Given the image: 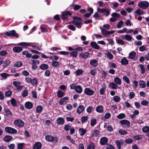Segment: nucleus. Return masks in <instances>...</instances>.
Segmentation results:
<instances>
[{"label": "nucleus", "mask_w": 149, "mask_h": 149, "mask_svg": "<svg viewBox=\"0 0 149 149\" xmlns=\"http://www.w3.org/2000/svg\"><path fill=\"white\" fill-rule=\"evenodd\" d=\"M72 15V13L69 11H65L63 12L61 14V18L63 20H68L69 17L68 16L69 15L71 17Z\"/></svg>", "instance_id": "1"}, {"label": "nucleus", "mask_w": 149, "mask_h": 149, "mask_svg": "<svg viewBox=\"0 0 149 149\" xmlns=\"http://www.w3.org/2000/svg\"><path fill=\"white\" fill-rule=\"evenodd\" d=\"M4 33L5 35L9 37L12 36L18 38L19 36V34L17 33L15 30H12L9 31H6Z\"/></svg>", "instance_id": "2"}, {"label": "nucleus", "mask_w": 149, "mask_h": 149, "mask_svg": "<svg viewBox=\"0 0 149 149\" xmlns=\"http://www.w3.org/2000/svg\"><path fill=\"white\" fill-rule=\"evenodd\" d=\"M138 5L139 7L142 9H146L149 6V3L147 1H142L139 2Z\"/></svg>", "instance_id": "3"}, {"label": "nucleus", "mask_w": 149, "mask_h": 149, "mask_svg": "<svg viewBox=\"0 0 149 149\" xmlns=\"http://www.w3.org/2000/svg\"><path fill=\"white\" fill-rule=\"evenodd\" d=\"M14 124L15 125L20 128L23 127L24 125V122L20 119L15 120L14 122Z\"/></svg>", "instance_id": "4"}, {"label": "nucleus", "mask_w": 149, "mask_h": 149, "mask_svg": "<svg viewBox=\"0 0 149 149\" xmlns=\"http://www.w3.org/2000/svg\"><path fill=\"white\" fill-rule=\"evenodd\" d=\"M5 131L9 134H15L17 133V130L15 129L9 127H6L5 128Z\"/></svg>", "instance_id": "5"}, {"label": "nucleus", "mask_w": 149, "mask_h": 149, "mask_svg": "<svg viewBox=\"0 0 149 149\" xmlns=\"http://www.w3.org/2000/svg\"><path fill=\"white\" fill-rule=\"evenodd\" d=\"M97 11L100 13H103L104 15L106 16H108L110 14L109 10L105 8L101 9L98 8L97 9Z\"/></svg>", "instance_id": "6"}, {"label": "nucleus", "mask_w": 149, "mask_h": 149, "mask_svg": "<svg viewBox=\"0 0 149 149\" xmlns=\"http://www.w3.org/2000/svg\"><path fill=\"white\" fill-rule=\"evenodd\" d=\"M95 91L89 88H86L84 89V93L86 95L91 96L93 95Z\"/></svg>", "instance_id": "7"}, {"label": "nucleus", "mask_w": 149, "mask_h": 149, "mask_svg": "<svg viewBox=\"0 0 149 149\" xmlns=\"http://www.w3.org/2000/svg\"><path fill=\"white\" fill-rule=\"evenodd\" d=\"M4 111L5 113V115L6 117H7L10 118H13V114L9 109H4Z\"/></svg>", "instance_id": "8"}, {"label": "nucleus", "mask_w": 149, "mask_h": 149, "mask_svg": "<svg viewBox=\"0 0 149 149\" xmlns=\"http://www.w3.org/2000/svg\"><path fill=\"white\" fill-rule=\"evenodd\" d=\"M79 56L84 59H86L90 57V54L88 52H85L84 53H79Z\"/></svg>", "instance_id": "9"}, {"label": "nucleus", "mask_w": 149, "mask_h": 149, "mask_svg": "<svg viewBox=\"0 0 149 149\" xmlns=\"http://www.w3.org/2000/svg\"><path fill=\"white\" fill-rule=\"evenodd\" d=\"M69 100V98L68 97H65L60 100L59 103L60 105H63L64 103H65V104H66Z\"/></svg>", "instance_id": "10"}, {"label": "nucleus", "mask_w": 149, "mask_h": 149, "mask_svg": "<svg viewBox=\"0 0 149 149\" xmlns=\"http://www.w3.org/2000/svg\"><path fill=\"white\" fill-rule=\"evenodd\" d=\"M136 52L134 51H132L129 53V58L130 59H133V61H136L137 59V57H136Z\"/></svg>", "instance_id": "11"}, {"label": "nucleus", "mask_w": 149, "mask_h": 149, "mask_svg": "<svg viewBox=\"0 0 149 149\" xmlns=\"http://www.w3.org/2000/svg\"><path fill=\"white\" fill-rule=\"evenodd\" d=\"M108 141V139L107 137H102L100 139V143L101 145H104L107 144Z\"/></svg>", "instance_id": "12"}, {"label": "nucleus", "mask_w": 149, "mask_h": 149, "mask_svg": "<svg viewBox=\"0 0 149 149\" xmlns=\"http://www.w3.org/2000/svg\"><path fill=\"white\" fill-rule=\"evenodd\" d=\"M72 23L73 24H74L78 28H81V24L82 23L80 22H78L76 21H72L71 22H69L68 23Z\"/></svg>", "instance_id": "13"}, {"label": "nucleus", "mask_w": 149, "mask_h": 149, "mask_svg": "<svg viewBox=\"0 0 149 149\" xmlns=\"http://www.w3.org/2000/svg\"><path fill=\"white\" fill-rule=\"evenodd\" d=\"M42 147V143L39 142H36L33 147V149H41Z\"/></svg>", "instance_id": "14"}, {"label": "nucleus", "mask_w": 149, "mask_h": 149, "mask_svg": "<svg viewBox=\"0 0 149 149\" xmlns=\"http://www.w3.org/2000/svg\"><path fill=\"white\" fill-rule=\"evenodd\" d=\"M120 123L122 125H126L125 126H127L128 127H129L130 124V122L128 120H123L120 121Z\"/></svg>", "instance_id": "15"}, {"label": "nucleus", "mask_w": 149, "mask_h": 149, "mask_svg": "<svg viewBox=\"0 0 149 149\" xmlns=\"http://www.w3.org/2000/svg\"><path fill=\"white\" fill-rule=\"evenodd\" d=\"M33 43H29L25 42H21L18 43V45L23 47L24 48L28 46H30L31 45L33 44Z\"/></svg>", "instance_id": "16"}, {"label": "nucleus", "mask_w": 149, "mask_h": 149, "mask_svg": "<svg viewBox=\"0 0 149 149\" xmlns=\"http://www.w3.org/2000/svg\"><path fill=\"white\" fill-rule=\"evenodd\" d=\"M22 48L20 47H13V51L15 53H19L22 51Z\"/></svg>", "instance_id": "17"}, {"label": "nucleus", "mask_w": 149, "mask_h": 149, "mask_svg": "<svg viewBox=\"0 0 149 149\" xmlns=\"http://www.w3.org/2000/svg\"><path fill=\"white\" fill-rule=\"evenodd\" d=\"M58 125H63L65 122L64 118L62 117H59L56 120Z\"/></svg>", "instance_id": "18"}, {"label": "nucleus", "mask_w": 149, "mask_h": 149, "mask_svg": "<svg viewBox=\"0 0 149 149\" xmlns=\"http://www.w3.org/2000/svg\"><path fill=\"white\" fill-rule=\"evenodd\" d=\"M33 104L30 102H27L25 104V106L26 108L30 109L33 107Z\"/></svg>", "instance_id": "19"}, {"label": "nucleus", "mask_w": 149, "mask_h": 149, "mask_svg": "<svg viewBox=\"0 0 149 149\" xmlns=\"http://www.w3.org/2000/svg\"><path fill=\"white\" fill-rule=\"evenodd\" d=\"M13 139L12 136L9 135H6L5 136L3 139V141L6 142H8Z\"/></svg>", "instance_id": "20"}, {"label": "nucleus", "mask_w": 149, "mask_h": 149, "mask_svg": "<svg viewBox=\"0 0 149 149\" xmlns=\"http://www.w3.org/2000/svg\"><path fill=\"white\" fill-rule=\"evenodd\" d=\"M45 139L48 141L52 142L54 141V137L49 135H47L45 137Z\"/></svg>", "instance_id": "21"}, {"label": "nucleus", "mask_w": 149, "mask_h": 149, "mask_svg": "<svg viewBox=\"0 0 149 149\" xmlns=\"http://www.w3.org/2000/svg\"><path fill=\"white\" fill-rule=\"evenodd\" d=\"M91 46L93 48L98 49L100 48L98 45L95 42H92L90 43Z\"/></svg>", "instance_id": "22"}, {"label": "nucleus", "mask_w": 149, "mask_h": 149, "mask_svg": "<svg viewBox=\"0 0 149 149\" xmlns=\"http://www.w3.org/2000/svg\"><path fill=\"white\" fill-rule=\"evenodd\" d=\"M97 61L95 59H92L90 61V64L92 66L94 67H96L97 65Z\"/></svg>", "instance_id": "23"}, {"label": "nucleus", "mask_w": 149, "mask_h": 149, "mask_svg": "<svg viewBox=\"0 0 149 149\" xmlns=\"http://www.w3.org/2000/svg\"><path fill=\"white\" fill-rule=\"evenodd\" d=\"M109 86V87L112 89H117L118 87V85L113 82L110 83Z\"/></svg>", "instance_id": "24"}, {"label": "nucleus", "mask_w": 149, "mask_h": 149, "mask_svg": "<svg viewBox=\"0 0 149 149\" xmlns=\"http://www.w3.org/2000/svg\"><path fill=\"white\" fill-rule=\"evenodd\" d=\"M114 81L117 85H120L121 84V80L118 77H116L114 79Z\"/></svg>", "instance_id": "25"}, {"label": "nucleus", "mask_w": 149, "mask_h": 149, "mask_svg": "<svg viewBox=\"0 0 149 149\" xmlns=\"http://www.w3.org/2000/svg\"><path fill=\"white\" fill-rule=\"evenodd\" d=\"M116 144L118 148V149H120L121 148V145H122L123 143V141H120L118 140H117L115 141Z\"/></svg>", "instance_id": "26"}, {"label": "nucleus", "mask_w": 149, "mask_h": 149, "mask_svg": "<svg viewBox=\"0 0 149 149\" xmlns=\"http://www.w3.org/2000/svg\"><path fill=\"white\" fill-rule=\"evenodd\" d=\"M79 133L81 136H84L87 132V130L86 129L83 128H80L79 130Z\"/></svg>", "instance_id": "27"}, {"label": "nucleus", "mask_w": 149, "mask_h": 149, "mask_svg": "<svg viewBox=\"0 0 149 149\" xmlns=\"http://www.w3.org/2000/svg\"><path fill=\"white\" fill-rule=\"evenodd\" d=\"M96 110L97 112L99 113H102L103 112V107L102 105H99L97 106L96 108Z\"/></svg>", "instance_id": "28"}, {"label": "nucleus", "mask_w": 149, "mask_h": 149, "mask_svg": "<svg viewBox=\"0 0 149 149\" xmlns=\"http://www.w3.org/2000/svg\"><path fill=\"white\" fill-rule=\"evenodd\" d=\"M84 109L85 108L84 106L81 105L79 107L77 111V112L78 114H80L84 110Z\"/></svg>", "instance_id": "29"}, {"label": "nucleus", "mask_w": 149, "mask_h": 149, "mask_svg": "<svg viewBox=\"0 0 149 149\" xmlns=\"http://www.w3.org/2000/svg\"><path fill=\"white\" fill-rule=\"evenodd\" d=\"M52 65L53 66L57 68H59L60 66L59 62L55 61H52Z\"/></svg>", "instance_id": "30"}, {"label": "nucleus", "mask_w": 149, "mask_h": 149, "mask_svg": "<svg viewBox=\"0 0 149 149\" xmlns=\"http://www.w3.org/2000/svg\"><path fill=\"white\" fill-rule=\"evenodd\" d=\"M139 84L141 88H145L146 86V82L143 80H140L139 82Z\"/></svg>", "instance_id": "31"}, {"label": "nucleus", "mask_w": 149, "mask_h": 149, "mask_svg": "<svg viewBox=\"0 0 149 149\" xmlns=\"http://www.w3.org/2000/svg\"><path fill=\"white\" fill-rule=\"evenodd\" d=\"M83 89L81 86L80 85H77L75 90L76 92L79 93H81L82 92Z\"/></svg>", "instance_id": "32"}, {"label": "nucleus", "mask_w": 149, "mask_h": 149, "mask_svg": "<svg viewBox=\"0 0 149 149\" xmlns=\"http://www.w3.org/2000/svg\"><path fill=\"white\" fill-rule=\"evenodd\" d=\"M84 72V70L81 69H78L75 72L76 75L79 76L81 75Z\"/></svg>", "instance_id": "33"}, {"label": "nucleus", "mask_w": 149, "mask_h": 149, "mask_svg": "<svg viewBox=\"0 0 149 149\" xmlns=\"http://www.w3.org/2000/svg\"><path fill=\"white\" fill-rule=\"evenodd\" d=\"M38 81L36 78H34L31 79V84L32 86H36L38 85Z\"/></svg>", "instance_id": "34"}, {"label": "nucleus", "mask_w": 149, "mask_h": 149, "mask_svg": "<svg viewBox=\"0 0 149 149\" xmlns=\"http://www.w3.org/2000/svg\"><path fill=\"white\" fill-rule=\"evenodd\" d=\"M22 54L24 55H26V56L27 58H30L32 57V54L29 53L28 51H25L22 52Z\"/></svg>", "instance_id": "35"}, {"label": "nucleus", "mask_w": 149, "mask_h": 149, "mask_svg": "<svg viewBox=\"0 0 149 149\" xmlns=\"http://www.w3.org/2000/svg\"><path fill=\"white\" fill-rule=\"evenodd\" d=\"M23 65V63L22 62L18 61L16 62L14 65V66L15 67L19 68Z\"/></svg>", "instance_id": "36"}, {"label": "nucleus", "mask_w": 149, "mask_h": 149, "mask_svg": "<svg viewBox=\"0 0 149 149\" xmlns=\"http://www.w3.org/2000/svg\"><path fill=\"white\" fill-rule=\"evenodd\" d=\"M120 62L122 65H127L128 63V60L125 58L122 59Z\"/></svg>", "instance_id": "37"}, {"label": "nucleus", "mask_w": 149, "mask_h": 149, "mask_svg": "<svg viewBox=\"0 0 149 149\" xmlns=\"http://www.w3.org/2000/svg\"><path fill=\"white\" fill-rule=\"evenodd\" d=\"M64 93L61 90H58L57 92V96L59 98L62 97L64 95Z\"/></svg>", "instance_id": "38"}, {"label": "nucleus", "mask_w": 149, "mask_h": 149, "mask_svg": "<svg viewBox=\"0 0 149 149\" xmlns=\"http://www.w3.org/2000/svg\"><path fill=\"white\" fill-rule=\"evenodd\" d=\"M39 67L40 69L42 70H44L47 69L49 68V66L47 64H44L41 65Z\"/></svg>", "instance_id": "39"}, {"label": "nucleus", "mask_w": 149, "mask_h": 149, "mask_svg": "<svg viewBox=\"0 0 149 149\" xmlns=\"http://www.w3.org/2000/svg\"><path fill=\"white\" fill-rule=\"evenodd\" d=\"M43 109V107L41 105L38 106L36 109V111L37 113H41Z\"/></svg>", "instance_id": "40"}, {"label": "nucleus", "mask_w": 149, "mask_h": 149, "mask_svg": "<svg viewBox=\"0 0 149 149\" xmlns=\"http://www.w3.org/2000/svg\"><path fill=\"white\" fill-rule=\"evenodd\" d=\"M10 103L13 107H17V106L16 101L15 99L13 98H12L11 99Z\"/></svg>", "instance_id": "41"}, {"label": "nucleus", "mask_w": 149, "mask_h": 149, "mask_svg": "<svg viewBox=\"0 0 149 149\" xmlns=\"http://www.w3.org/2000/svg\"><path fill=\"white\" fill-rule=\"evenodd\" d=\"M11 61L10 60H6L4 61L3 63V67H6L7 66L9 65Z\"/></svg>", "instance_id": "42"}, {"label": "nucleus", "mask_w": 149, "mask_h": 149, "mask_svg": "<svg viewBox=\"0 0 149 149\" xmlns=\"http://www.w3.org/2000/svg\"><path fill=\"white\" fill-rule=\"evenodd\" d=\"M78 52L75 51L70 52L69 54L70 55V56L74 58H76L78 55Z\"/></svg>", "instance_id": "43"}, {"label": "nucleus", "mask_w": 149, "mask_h": 149, "mask_svg": "<svg viewBox=\"0 0 149 149\" xmlns=\"http://www.w3.org/2000/svg\"><path fill=\"white\" fill-rule=\"evenodd\" d=\"M100 29L101 30L102 33L103 35L104 36L108 35V31H107L102 27H100Z\"/></svg>", "instance_id": "44"}, {"label": "nucleus", "mask_w": 149, "mask_h": 149, "mask_svg": "<svg viewBox=\"0 0 149 149\" xmlns=\"http://www.w3.org/2000/svg\"><path fill=\"white\" fill-rule=\"evenodd\" d=\"M133 138L135 140H139L142 139V135L140 134H139L137 135L134 136Z\"/></svg>", "instance_id": "45"}, {"label": "nucleus", "mask_w": 149, "mask_h": 149, "mask_svg": "<svg viewBox=\"0 0 149 149\" xmlns=\"http://www.w3.org/2000/svg\"><path fill=\"white\" fill-rule=\"evenodd\" d=\"M124 24L122 20L119 21L116 24V26L118 28H121V26Z\"/></svg>", "instance_id": "46"}, {"label": "nucleus", "mask_w": 149, "mask_h": 149, "mask_svg": "<svg viewBox=\"0 0 149 149\" xmlns=\"http://www.w3.org/2000/svg\"><path fill=\"white\" fill-rule=\"evenodd\" d=\"M93 133L94 136L97 137H98L100 134V131L97 130H95L93 131Z\"/></svg>", "instance_id": "47"}, {"label": "nucleus", "mask_w": 149, "mask_h": 149, "mask_svg": "<svg viewBox=\"0 0 149 149\" xmlns=\"http://www.w3.org/2000/svg\"><path fill=\"white\" fill-rule=\"evenodd\" d=\"M111 16L115 18H118L120 17V14H118L116 13H113L111 14Z\"/></svg>", "instance_id": "48"}, {"label": "nucleus", "mask_w": 149, "mask_h": 149, "mask_svg": "<svg viewBox=\"0 0 149 149\" xmlns=\"http://www.w3.org/2000/svg\"><path fill=\"white\" fill-rule=\"evenodd\" d=\"M125 113H121L119 114L117 116V118L119 119H122L125 118Z\"/></svg>", "instance_id": "49"}, {"label": "nucleus", "mask_w": 149, "mask_h": 149, "mask_svg": "<svg viewBox=\"0 0 149 149\" xmlns=\"http://www.w3.org/2000/svg\"><path fill=\"white\" fill-rule=\"evenodd\" d=\"M77 86L76 83H74L70 85V87L71 89H74L75 90Z\"/></svg>", "instance_id": "50"}, {"label": "nucleus", "mask_w": 149, "mask_h": 149, "mask_svg": "<svg viewBox=\"0 0 149 149\" xmlns=\"http://www.w3.org/2000/svg\"><path fill=\"white\" fill-rule=\"evenodd\" d=\"M142 130L143 132H149V127L146 126L145 127H143L142 129Z\"/></svg>", "instance_id": "51"}, {"label": "nucleus", "mask_w": 149, "mask_h": 149, "mask_svg": "<svg viewBox=\"0 0 149 149\" xmlns=\"http://www.w3.org/2000/svg\"><path fill=\"white\" fill-rule=\"evenodd\" d=\"M113 99L114 101L116 102H118L120 100V98L117 95H115L113 97Z\"/></svg>", "instance_id": "52"}, {"label": "nucleus", "mask_w": 149, "mask_h": 149, "mask_svg": "<svg viewBox=\"0 0 149 149\" xmlns=\"http://www.w3.org/2000/svg\"><path fill=\"white\" fill-rule=\"evenodd\" d=\"M118 132L121 135H125L127 134V132L125 130L120 129L118 131Z\"/></svg>", "instance_id": "53"}, {"label": "nucleus", "mask_w": 149, "mask_h": 149, "mask_svg": "<svg viewBox=\"0 0 149 149\" xmlns=\"http://www.w3.org/2000/svg\"><path fill=\"white\" fill-rule=\"evenodd\" d=\"M95 147L94 143L92 142L87 146V149H94Z\"/></svg>", "instance_id": "54"}, {"label": "nucleus", "mask_w": 149, "mask_h": 149, "mask_svg": "<svg viewBox=\"0 0 149 149\" xmlns=\"http://www.w3.org/2000/svg\"><path fill=\"white\" fill-rule=\"evenodd\" d=\"M97 123L96 119L95 118H93L91 119V126H93L95 125Z\"/></svg>", "instance_id": "55"}, {"label": "nucleus", "mask_w": 149, "mask_h": 149, "mask_svg": "<svg viewBox=\"0 0 149 149\" xmlns=\"http://www.w3.org/2000/svg\"><path fill=\"white\" fill-rule=\"evenodd\" d=\"M25 143H19L17 144V148L18 149H23Z\"/></svg>", "instance_id": "56"}, {"label": "nucleus", "mask_w": 149, "mask_h": 149, "mask_svg": "<svg viewBox=\"0 0 149 149\" xmlns=\"http://www.w3.org/2000/svg\"><path fill=\"white\" fill-rule=\"evenodd\" d=\"M12 92L10 90L6 91L5 93V95L7 97H9L12 95Z\"/></svg>", "instance_id": "57"}, {"label": "nucleus", "mask_w": 149, "mask_h": 149, "mask_svg": "<svg viewBox=\"0 0 149 149\" xmlns=\"http://www.w3.org/2000/svg\"><path fill=\"white\" fill-rule=\"evenodd\" d=\"M135 13L139 15H143V11L139 9H138L135 12Z\"/></svg>", "instance_id": "58"}, {"label": "nucleus", "mask_w": 149, "mask_h": 149, "mask_svg": "<svg viewBox=\"0 0 149 149\" xmlns=\"http://www.w3.org/2000/svg\"><path fill=\"white\" fill-rule=\"evenodd\" d=\"M110 67L112 68H116V65L114 63L112 62H110L109 63Z\"/></svg>", "instance_id": "59"}, {"label": "nucleus", "mask_w": 149, "mask_h": 149, "mask_svg": "<svg viewBox=\"0 0 149 149\" xmlns=\"http://www.w3.org/2000/svg\"><path fill=\"white\" fill-rule=\"evenodd\" d=\"M106 55L107 57L109 59H111L113 58V56L112 54L110 52H108Z\"/></svg>", "instance_id": "60"}, {"label": "nucleus", "mask_w": 149, "mask_h": 149, "mask_svg": "<svg viewBox=\"0 0 149 149\" xmlns=\"http://www.w3.org/2000/svg\"><path fill=\"white\" fill-rule=\"evenodd\" d=\"M8 54L6 50H3L0 52V56H5Z\"/></svg>", "instance_id": "61"}, {"label": "nucleus", "mask_w": 149, "mask_h": 149, "mask_svg": "<svg viewBox=\"0 0 149 149\" xmlns=\"http://www.w3.org/2000/svg\"><path fill=\"white\" fill-rule=\"evenodd\" d=\"M1 76L2 78L4 79L6 78L8 76H9V74L6 73H3L1 74Z\"/></svg>", "instance_id": "62"}, {"label": "nucleus", "mask_w": 149, "mask_h": 149, "mask_svg": "<svg viewBox=\"0 0 149 149\" xmlns=\"http://www.w3.org/2000/svg\"><path fill=\"white\" fill-rule=\"evenodd\" d=\"M88 116H83L81 118V122L82 123H84L88 120Z\"/></svg>", "instance_id": "63"}, {"label": "nucleus", "mask_w": 149, "mask_h": 149, "mask_svg": "<svg viewBox=\"0 0 149 149\" xmlns=\"http://www.w3.org/2000/svg\"><path fill=\"white\" fill-rule=\"evenodd\" d=\"M106 149H115L114 146L111 144H107Z\"/></svg>", "instance_id": "64"}]
</instances>
